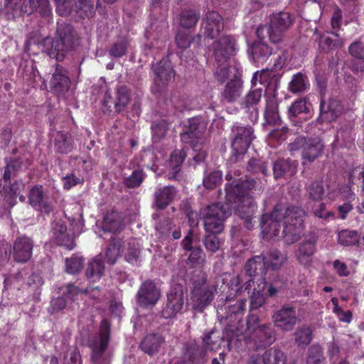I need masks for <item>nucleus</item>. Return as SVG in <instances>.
I'll return each instance as SVG.
<instances>
[{
    "instance_id": "nucleus-26",
    "label": "nucleus",
    "mask_w": 364,
    "mask_h": 364,
    "mask_svg": "<svg viewBox=\"0 0 364 364\" xmlns=\"http://www.w3.org/2000/svg\"><path fill=\"white\" fill-rule=\"evenodd\" d=\"M298 164V161L290 158L277 160L274 162L272 166L274 179L278 180L293 176L297 171Z\"/></svg>"
},
{
    "instance_id": "nucleus-37",
    "label": "nucleus",
    "mask_w": 364,
    "mask_h": 364,
    "mask_svg": "<svg viewBox=\"0 0 364 364\" xmlns=\"http://www.w3.org/2000/svg\"><path fill=\"white\" fill-rule=\"evenodd\" d=\"M4 161L6 166L2 178L5 182L10 183L11 178L16 177L21 171L23 160L21 157H6Z\"/></svg>"
},
{
    "instance_id": "nucleus-8",
    "label": "nucleus",
    "mask_w": 364,
    "mask_h": 364,
    "mask_svg": "<svg viewBox=\"0 0 364 364\" xmlns=\"http://www.w3.org/2000/svg\"><path fill=\"white\" fill-rule=\"evenodd\" d=\"M213 296V291L210 289L205 277L203 274L198 275L197 279L193 282L191 299L193 309L202 312L210 304Z\"/></svg>"
},
{
    "instance_id": "nucleus-48",
    "label": "nucleus",
    "mask_w": 364,
    "mask_h": 364,
    "mask_svg": "<svg viewBox=\"0 0 364 364\" xmlns=\"http://www.w3.org/2000/svg\"><path fill=\"white\" fill-rule=\"evenodd\" d=\"M246 171L251 174L269 175L268 163L259 158H251L247 163Z\"/></svg>"
},
{
    "instance_id": "nucleus-23",
    "label": "nucleus",
    "mask_w": 364,
    "mask_h": 364,
    "mask_svg": "<svg viewBox=\"0 0 364 364\" xmlns=\"http://www.w3.org/2000/svg\"><path fill=\"white\" fill-rule=\"evenodd\" d=\"M262 96V88H252L242 100L240 103L242 109H245L247 112L252 109L250 117L252 122H256L258 119L259 110L257 105L260 102Z\"/></svg>"
},
{
    "instance_id": "nucleus-44",
    "label": "nucleus",
    "mask_w": 364,
    "mask_h": 364,
    "mask_svg": "<svg viewBox=\"0 0 364 364\" xmlns=\"http://www.w3.org/2000/svg\"><path fill=\"white\" fill-rule=\"evenodd\" d=\"M122 247V240L119 237H112L110 244L107 249L105 257L107 262L114 264L118 257L121 255Z\"/></svg>"
},
{
    "instance_id": "nucleus-55",
    "label": "nucleus",
    "mask_w": 364,
    "mask_h": 364,
    "mask_svg": "<svg viewBox=\"0 0 364 364\" xmlns=\"http://www.w3.org/2000/svg\"><path fill=\"white\" fill-rule=\"evenodd\" d=\"M295 342L300 348H304L312 340V331L309 326L298 328L295 333Z\"/></svg>"
},
{
    "instance_id": "nucleus-17",
    "label": "nucleus",
    "mask_w": 364,
    "mask_h": 364,
    "mask_svg": "<svg viewBox=\"0 0 364 364\" xmlns=\"http://www.w3.org/2000/svg\"><path fill=\"white\" fill-rule=\"evenodd\" d=\"M343 111V106L341 102L335 99L326 100L323 97H321L319 105V116L317 122L319 124L331 122L338 117Z\"/></svg>"
},
{
    "instance_id": "nucleus-49",
    "label": "nucleus",
    "mask_w": 364,
    "mask_h": 364,
    "mask_svg": "<svg viewBox=\"0 0 364 364\" xmlns=\"http://www.w3.org/2000/svg\"><path fill=\"white\" fill-rule=\"evenodd\" d=\"M256 333L264 346L272 345L276 339L275 331L270 323L259 326Z\"/></svg>"
},
{
    "instance_id": "nucleus-56",
    "label": "nucleus",
    "mask_w": 364,
    "mask_h": 364,
    "mask_svg": "<svg viewBox=\"0 0 364 364\" xmlns=\"http://www.w3.org/2000/svg\"><path fill=\"white\" fill-rule=\"evenodd\" d=\"M129 44L127 38L124 37L119 38L112 43L109 49V55L112 58H117L124 56L127 53Z\"/></svg>"
},
{
    "instance_id": "nucleus-59",
    "label": "nucleus",
    "mask_w": 364,
    "mask_h": 364,
    "mask_svg": "<svg viewBox=\"0 0 364 364\" xmlns=\"http://www.w3.org/2000/svg\"><path fill=\"white\" fill-rule=\"evenodd\" d=\"M16 203V195L11 192V190L6 186L0 191V208L8 210L13 208Z\"/></svg>"
},
{
    "instance_id": "nucleus-25",
    "label": "nucleus",
    "mask_w": 364,
    "mask_h": 364,
    "mask_svg": "<svg viewBox=\"0 0 364 364\" xmlns=\"http://www.w3.org/2000/svg\"><path fill=\"white\" fill-rule=\"evenodd\" d=\"M252 61L257 65H263L272 54V48L262 41H256L248 48Z\"/></svg>"
},
{
    "instance_id": "nucleus-5",
    "label": "nucleus",
    "mask_w": 364,
    "mask_h": 364,
    "mask_svg": "<svg viewBox=\"0 0 364 364\" xmlns=\"http://www.w3.org/2000/svg\"><path fill=\"white\" fill-rule=\"evenodd\" d=\"M255 138L254 129L250 126L233 125L232 127L231 163L241 160L247 152L252 140Z\"/></svg>"
},
{
    "instance_id": "nucleus-15",
    "label": "nucleus",
    "mask_w": 364,
    "mask_h": 364,
    "mask_svg": "<svg viewBox=\"0 0 364 364\" xmlns=\"http://www.w3.org/2000/svg\"><path fill=\"white\" fill-rule=\"evenodd\" d=\"M28 203L41 213L49 214L53 210V205L42 185L36 184L31 188L28 193Z\"/></svg>"
},
{
    "instance_id": "nucleus-11",
    "label": "nucleus",
    "mask_w": 364,
    "mask_h": 364,
    "mask_svg": "<svg viewBox=\"0 0 364 364\" xmlns=\"http://www.w3.org/2000/svg\"><path fill=\"white\" fill-rule=\"evenodd\" d=\"M284 206L276 205L270 214L264 213L261 216L259 227L262 232L269 237L278 236L283 218Z\"/></svg>"
},
{
    "instance_id": "nucleus-29",
    "label": "nucleus",
    "mask_w": 364,
    "mask_h": 364,
    "mask_svg": "<svg viewBox=\"0 0 364 364\" xmlns=\"http://www.w3.org/2000/svg\"><path fill=\"white\" fill-rule=\"evenodd\" d=\"M244 271L251 278L258 276H260L259 278L264 277L267 271L265 255L261 254L250 258L244 266Z\"/></svg>"
},
{
    "instance_id": "nucleus-1",
    "label": "nucleus",
    "mask_w": 364,
    "mask_h": 364,
    "mask_svg": "<svg viewBox=\"0 0 364 364\" xmlns=\"http://www.w3.org/2000/svg\"><path fill=\"white\" fill-rule=\"evenodd\" d=\"M80 46V38L73 25L66 22H58L54 38L43 41V50L57 62L63 61L69 51L75 50Z\"/></svg>"
},
{
    "instance_id": "nucleus-16",
    "label": "nucleus",
    "mask_w": 364,
    "mask_h": 364,
    "mask_svg": "<svg viewBox=\"0 0 364 364\" xmlns=\"http://www.w3.org/2000/svg\"><path fill=\"white\" fill-rule=\"evenodd\" d=\"M272 318L274 325L284 331H291L297 323L296 311L289 306H284L275 311Z\"/></svg>"
},
{
    "instance_id": "nucleus-40",
    "label": "nucleus",
    "mask_w": 364,
    "mask_h": 364,
    "mask_svg": "<svg viewBox=\"0 0 364 364\" xmlns=\"http://www.w3.org/2000/svg\"><path fill=\"white\" fill-rule=\"evenodd\" d=\"M284 225L282 236L286 245H292L301 238L304 226L285 222H284Z\"/></svg>"
},
{
    "instance_id": "nucleus-43",
    "label": "nucleus",
    "mask_w": 364,
    "mask_h": 364,
    "mask_svg": "<svg viewBox=\"0 0 364 364\" xmlns=\"http://www.w3.org/2000/svg\"><path fill=\"white\" fill-rule=\"evenodd\" d=\"M131 90L127 86L121 85L116 88L115 100H114V111L117 113L123 112L129 100H130Z\"/></svg>"
},
{
    "instance_id": "nucleus-9",
    "label": "nucleus",
    "mask_w": 364,
    "mask_h": 364,
    "mask_svg": "<svg viewBox=\"0 0 364 364\" xmlns=\"http://www.w3.org/2000/svg\"><path fill=\"white\" fill-rule=\"evenodd\" d=\"M166 301L161 314L165 318H171L181 313L185 304V290L180 284H173L166 294Z\"/></svg>"
},
{
    "instance_id": "nucleus-4",
    "label": "nucleus",
    "mask_w": 364,
    "mask_h": 364,
    "mask_svg": "<svg viewBox=\"0 0 364 364\" xmlns=\"http://www.w3.org/2000/svg\"><path fill=\"white\" fill-rule=\"evenodd\" d=\"M324 149V142L318 136H299L288 145V149L291 152L302 150L301 156L303 166L313 164L323 154Z\"/></svg>"
},
{
    "instance_id": "nucleus-63",
    "label": "nucleus",
    "mask_w": 364,
    "mask_h": 364,
    "mask_svg": "<svg viewBox=\"0 0 364 364\" xmlns=\"http://www.w3.org/2000/svg\"><path fill=\"white\" fill-rule=\"evenodd\" d=\"M140 256V246L137 241L132 240L129 242L127 252L125 255V259L129 263L137 264Z\"/></svg>"
},
{
    "instance_id": "nucleus-61",
    "label": "nucleus",
    "mask_w": 364,
    "mask_h": 364,
    "mask_svg": "<svg viewBox=\"0 0 364 364\" xmlns=\"http://www.w3.org/2000/svg\"><path fill=\"white\" fill-rule=\"evenodd\" d=\"M65 270L71 274H77L83 267L84 258L81 256L73 255L70 258L65 259Z\"/></svg>"
},
{
    "instance_id": "nucleus-31",
    "label": "nucleus",
    "mask_w": 364,
    "mask_h": 364,
    "mask_svg": "<svg viewBox=\"0 0 364 364\" xmlns=\"http://www.w3.org/2000/svg\"><path fill=\"white\" fill-rule=\"evenodd\" d=\"M52 233L58 245L72 250L75 246L72 236L67 233V227L62 221L54 222L52 225Z\"/></svg>"
},
{
    "instance_id": "nucleus-46",
    "label": "nucleus",
    "mask_w": 364,
    "mask_h": 364,
    "mask_svg": "<svg viewBox=\"0 0 364 364\" xmlns=\"http://www.w3.org/2000/svg\"><path fill=\"white\" fill-rule=\"evenodd\" d=\"M309 112V109L306 105L305 99L300 98L296 100L288 109V117L294 125H297L296 118L301 114H306Z\"/></svg>"
},
{
    "instance_id": "nucleus-41",
    "label": "nucleus",
    "mask_w": 364,
    "mask_h": 364,
    "mask_svg": "<svg viewBox=\"0 0 364 364\" xmlns=\"http://www.w3.org/2000/svg\"><path fill=\"white\" fill-rule=\"evenodd\" d=\"M104 271V263L100 258V255H98L88 263L85 270V276L90 282H95L102 277Z\"/></svg>"
},
{
    "instance_id": "nucleus-18",
    "label": "nucleus",
    "mask_w": 364,
    "mask_h": 364,
    "mask_svg": "<svg viewBox=\"0 0 364 364\" xmlns=\"http://www.w3.org/2000/svg\"><path fill=\"white\" fill-rule=\"evenodd\" d=\"M50 91L60 95L68 92L70 87L68 71L58 63L55 65V70L50 80Z\"/></svg>"
},
{
    "instance_id": "nucleus-24",
    "label": "nucleus",
    "mask_w": 364,
    "mask_h": 364,
    "mask_svg": "<svg viewBox=\"0 0 364 364\" xmlns=\"http://www.w3.org/2000/svg\"><path fill=\"white\" fill-rule=\"evenodd\" d=\"M183 359L186 364H204L207 361V351L196 342L189 341L184 348Z\"/></svg>"
},
{
    "instance_id": "nucleus-7",
    "label": "nucleus",
    "mask_w": 364,
    "mask_h": 364,
    "mask_svg": "<svg viewBox=\"0 0 364 364\" xmlns=\"http://www.w3.org/2000/svg\"><path fill=\"white\" fill-rule=\"evenodd\" d=\"M110 340V323L103 319L100 326L99 336L90 341L92 364H110V355L106 352Z\"/></svg>"
},
{
    "instance_id": "nucleus-50",
    "label": "nucleus",
    "mask_w": 364,
    "mask_h": 364,
    "mask_svg": "<svg viewBox=\"0 0 364 364\" xmlns=\"http://www.w3.org/2000/svg\"><path fill=\"white\" fill-rule=\"evenodd\" d=\"M220 233L206 232L202 239L203 245L207 252L211 255L215 253L221 247L223 241L218 237Z\"/></svg>"
},
{
    "instance_id": "nucleus-30",
    "label": "nucleus",
    "mask_w": 364,
    "mask_h": 364,
    "mask_svg": "<svg viewBox=\"0 0 364 364\" xmlns=\"http://www.w3.org/2000/svg\"><path fill=\"white\" fill-rule=\"evenodd\" d=\"M177 193L173 186L157 188L154 193V205L159 210L165 209L175 198Z\"/></svg>"
},
{
    "instance_id": "nucleus-32",
    "label": "nucleus",
    "mask_w": 364,
    "mask_h": 364,
    "mask_svg": "<svg viewBox=\"0 0 364 364\" xmlns=\"http://www.w3.org/2000/svg\"><path fill=\"white\" fill-rule=\"evenodd\" d=\"M165 342V338L159 333H149L141 341L139 348L149 355L159 353L161 345Z\"/></svg>"
},
{
    "instance_id": "nucleus-53",
    "label": "nucleus",
    "mask_w": 364,
    "mask_h": 364,
    "mask_svg": "<svg viewBox=\"0 0 364 364\" xmlns=\"http://www.w3.org/2000/svg\"><path fill=\"white\" fill-rule=\"evenodd\" d=\"M306 193L309 199L321 201L325 196V189L322 181H314L306 186Z\"/></svg>"
},
{
    "instance_id": "nucleus-2",
    "label": "nucleus",
    "mask_w": 364,
    "mask_h": 364,
    "mask_svg": "<svg viewBox=\"0 0 364 364\" xmlns=\"http://www.w3.org/2000/svg\"><path fill=\"white\" fill-rule=\"evenodd\" d=\"M257 82L264 84L266 87L265 107L264 117L266 123L276 125L281 122L279 112V100L277 98V88L279 85V77L269 71H262L261 73H255L252 79V83L255 86Z\"/></svg>"
},
{
    "instance_id": "nucleus-62",
    "label": "nucleus",
    "mask_w": 364,
    "mask_h": 364,
    "mask_svg": "<svg viewBox=\"0 0 364 364\" xmlns=\"http://www.w3.org/2000/svg\"><path fill=\"white\" fill-rule=\"evenodd\" d=\"M325 358L322 348L319 345H313L309 349L306 359L307 364H323Z\"/></svg>"
},
{
    "instance_id": "nucleus-60",
    "label": "nucleus",
    "mask_w": 364,
    "mask_h": 364,
    "mask_svg": "<svg viewBox=\"0 0 364 364\" xmlns=\"http://www.w3.org/2000/svg\"><path fill=\"white\" fill-rule=\"evenodd\" d=\"M338 242L343 246H352L358 243L360 236L357 231L343 230L339 232Z\"/></svg>"
},
{
    "instance_id": "nucleus-10",
    "label": "nucleus",
    "mask_w": 364,
    "mask_h": 364,
    "mask_svg": "<svg viewBox=\"0 0 364 364\" xmlns=\"http://www.w3.org/2000/svg\"><path fill=\"white\" fill-rule=\"evenodd\" d=\"M207 126V121L201 117L190 119L187 129L181 134V141L189 144L192 149H197L200 144H203Z\"/></svg>"
},
{
    "instance_id": "nucleus-3",
    "label": "nucleus",
    "mask_w": 364,
    "mask_h": 364,
    "mask_svg": "<svg viewBox=\"0 0 364 364\" xmlns=\"http://www.w3.org/2000/svg\"><path fill=\"white\" fill-rule=\"evenodd\" d=\"M231 213L230 205L221 203H215L201 209L200 215L203 220L205 232L221 233L224 230V222Z\"/></svg>"
},
{
    "instance_id": "nucleus-45",
    "label": "nucleus",
    "mask_w": 364,
    "mask_h": 364,
    "mask_svg": "<svg viewBox=\"0 0 364 364\" xmlns=\"http://www.w3.org/2000/svg\"><path fill=\"white\" fill-rule=\"evenodd\" d=\"M96 6L93 0H77L75 2V10L81 18H90L95 16Z\"/></svg>"
},
{
    "instance_id": "nucleus-36",
    "label": "nucleus",
    "mask_w": 364,
    "mask_h": 364,
    "mask_svg": "<svg viewBox=\"0 0 364 364\" xmlns=\"http://www.w3.org/2000/svg\"><path fill=\"white\" fill-rule=\"evenodd\" d=\"M287 254L277 249L269 250L265 255V264L267 269L280 270L287 262Z\"/></svg>"
},
{
    "instance_id": "nucleus-42",
    "label": "nucleus",
    "mask_w": 364,
    "mask_h": 364,
    "mask_svg": "<svg viewBox=\"0 0 364 364\" xmlns=\"http://www.w3.org/2000/svg\"><path fill=\"white\" fill-rule=\"evenodd\" d=\"M122 218L116 210L108 211L104 217L102 230L104 232H115L122 228Z\"/></svg>"
},
{
    "instance_id": "nucleus-34",
    "label": "nucleus",
    "mask_w": 364,
    "mask_h": 364,
    "mask_svg": "<svg viewBox=\"0 0 364 364\" xmlns=\"http://www.w3.org/2000/svg\"><path fill=\"white\" fill-rule=\"evenodd\" d=\"M18 0H6L5 8L8 11H14V15L26 14H32L36 10V0H22L20 4Z\"/></svg>"
},
{
    "instance_id": "nucleus-12",
    "label": "nucleus",
    "mask_w": 364,
    "mask_h": 364,
    "mask_svg": "<svg viewBox=\"0 0 364 364\" xmlns=\"http://www.w3.org/2000/svg\"><path fill=\"white\" fill-rule=\"evenodd\" d=\"M294 22V18L288 12L273 14L269 17L270 41L277 44L283 40L284 33L289 29Z\"/></svg>"
},
{
    "instance_id": "nucleus-52",
    "label": "nucleus",
    "mask_w": 364,
    "mask_h": 364,
    "mask_svg": "<svg viewBox=\"0 0 364 364\" xmlns=\"http://www.w3.org/2000/svg\"><path fill=\"white\" fill-rule=\"evenodd\" d=\"M55 149L59 154H66L73 149V140L70 136L58 132L55 139Z\"/></svg>"
},
{
    "instance_id": "nucleus-39",
    "label": "nucleus",
    "mask_w": 364,
    "mask_h": 364,
    "mask_svg": "<svg viewBox=\"0 0 364 364\" xmlns=\"http://www.w3.org/2000/svg\"><path fill=\"white\" fill-rule=\"evenodd\" d=\"M284 210L285 213H283V218L285 223L304 226V222L306 213L303 208L298 205H289Z\"/></svg>"
},
{
    "instance_id": "nucleus-58",
    "label": "nucleus",
    "mask_w": 364,
    "mask_h": 364,
    "mask_svg": "<svg viewBox=\"0 0 364 364\" xmlns=\"http://www.w3.org/2000/svg\"><path fill=\"white\" fill-rule=\"evenodd\" d=\"M335 36H336L335 39L328 35H322L320 37L318 46L323 52L327 53L343 46V42L338 38V35L335 34Z\"/></svg>"
},
{
    "instance_id": "nucleus-54",
    "label": "nucleus",
    "mask_w": 364,
    "mask_h": 364,
    "mask_svg": "<svg viewBox=\"0 0 364 364\" xmlns=\"http://www.w3.org/2000/svg\"><path fill=\"white\" fill-rule=\"evenodd\" d=\"M222 179L223 173L220 171H207L204 173L203 184L206 189L213 190L220 184Z\"/></svg>"
},
{
    "instance_id": "nucleus-51",
    "label": "nucleus",
    "mask_w": 364,
    "mask_h": 364,
    "mask_svg": "<svg viewBox=\"0 0 364 364\" xmlns=\"http://www.w3.org/2000/svg\"><path fill=\"white\" fill-rule=\"evenodd\" d=\"M240 185L243 189L245 194L247 197H252L253 195H260L263 191L264 187L259 181H256L253 178H248L245 181L240 179Z\"/></svg>"
},
{
    "instance_id": "nucleus-27",
    "label": "nucleus",
    "mask_w": 364,
    "mask_h": 364,
    "mask_svg": "<svg viewBox=\"0 0 364 364\" xmlns=\"http://www.w3.org/2000/svg\"><path fill=\"white\" fill-rule=\"evenodd\" d=\"M316 241L314 239L304 240L299 244L297 250L294 252V257L299 264L303 266H309L312 261V257L315 254Z\"/></svg>"
},
{
    "instance_id": "nucleus-57",
    "label": "nucleus",
    "mask_w": 364,
    "mask_h": 364,
    "mask_svg": "<svg viewBox=\"0 0 364 364\" xmlns=\"http://www.w3.org/2000/svg\"><path fill=\"white\" fill-rule=\"evenodd\" d=\"M216 331L213 329L204 333L202 337L203 347L207 350H215L220 346V339L219 336L215 335Z\"/></svg>"
},
{
    "instance_id": "nucleus-47",
    "label": "nucleus",
    "mask_w": 364,
    "mask_h": 364,
    "mask_svg": "<svg viewBox=\"0 0 364 364\" xmlns=\"http://www.w3.org/2000/svg\"><path fill=\"white\" fill-rule=\"evenodd\" d=\"M309 80L305 74L298 73L292 76L289 84V90L294 94L303 93L309 87Z\"/></svg>"
},
{
    "instance_id": "nucleus-64",
    "label": "nucleus",
    "mask_w": 364,
    "mask_h": 364,
    "mask_svg": "<svg viewBox=\"0 0 364 364\" xmlns=\"http://www.w3.org/2000/svg\"><path fill=\"white\" fill-rule=\"evenodd\" d=\"M272 359L275 364H285L286 359L284 353L280 350H274L272 351H266L262 355L263 364H271Z\"/></svg>"
},
{
    "instance_id": "nucleus-19",
    "label": "nucleus",
    "mask_w": 364,
    "mask_h": 364,
    "mask_svg": "<svg viewBox=\"0 0 364 364\" xmlns=\"http://www.w3.org/2000/svg\"><path fill=\"white\" fill-rule=\"evenodd\" d=\"M235 39L230 36H225L214 42V55L218 63L226 62L227 60L235 54Z\"/></svg>"
},
{
    "instance_id": "nucleus-21",
    "label": "nucleus",
    "mask_w": 364,
    "mask_h": 364,
    "mask_svg": "<svg viewBox=\"0 0 364 364\" xmlns=\"http://www.w3.org/2000/svg\"><path fill=\"white\" fill-rule=\"evenodd\" d=\"M257 211V205L252 197H247L243 202L239 204L236 208V214L243 220L244 227L251 230L255 227L253 218Z\"/></svg>"
},
{
    "instance_id": "nucleus-38",
    "label": "nucleus",
    "mask_w": 364,
    "mask_h": 364,
    "mask_svg": "<svg viewBox=\"0 0 364 364\" xmlns=\"http://www.w3.org/2000/svg\"><path fill=\"white\" fill-rule=\"evenodd\" d=\"M200 18L199 10L193 8L183 9L178 16L179 25L186 29L194 28Z\"/></svg>"
},
{
    "instance_id": "nucleus-22",
    "label": "nucleus",
    "mask_w": 364,
    "mask_h": 364,
    "mask_svg": "<svg viewBox=\"0 0 364 364\" xmlns=\"http://www.w3.org/2000/svg\"><path fill=\"white\" fill-rule=\"evenodd\" d=\"M152 70L154 73V81L159 87H165L175 76L172 64L166 58H163L152 65Z\"/></svg>"
},
{
    "instance_id": "nucleus-14",
    "label": "nucleus",
    "mask_w": 364,
    "mask_h": 364,
    "mask_svg": "<svg viewBox=\"0 0 364 364\" xmlns=\"http://www.w3.org/2000/svg\"><path fill=\"white\" fill-rule=\"evenodd\" d=\"M160 297V289L154 281L147 279L140 285L136 300L141 307L146 308L154 306Z\"/></svg>"
},
{
    "instance_id": "nucleus-35",
    "label": "nucleus",
    "mask_w": 364,
    "mask_h": 364,
    "mask_svg": "<svg viewBox=\"0 0 364 364\" xmlns=\"http://www.w3.org/2000/svg\"><path fill=\"white\" fill-rule=\"evenodd\" d=\"M257 287L254 289L250 296L251 312L262 307L266 301V296L263 294L267 287L266 278H259L257 281Z\"/></svg>"
},
{
    "instance_id": "nucleus-20",
    "label": "nucleus",
    "mask_w": 364,
    "mask_h": 364,
    "mask_svg": "<svg viewBox=\"0 0 364 364\" xmlns=\"http://www.w3.org/2000/svg\"><path fill=\"white\" fill-rule=\"evenodd\" d=\"M33 241L26 236L17 237L13 245V258L18 263L27 262L32 256Z\"/></svg>"
},
{
    "instance_id": "nucleus-6",
    "label": "nucleus",
    "mask_w": 364,
    "mask_h": 364,
    "mask_svg": "<svg viewBox=\"0 0 364 364\" xmlns=\"http://www.w3.org/2000/svg\"><path fill=\"white\" fill-rule=\"evenodd\" d=\"M259 318L258 315L254 314L252 311L247 318V328L245 331L241 330L239 327L233 324H227L223 330V340L228 342L229 350H230L232 345L238 347L239 343L242 341L247 343L250 335L253 332H256L259 327Z\"/></svg>"
},
{
    "instance_id": "nucleus-28",
    "label": "nucleus",
    "mask_w": 364,
    "mask_h": 364,
    "mask_svg": "<svg viewBox=\"0 0 364 364\" xmlns=\"http://www.w3.org/2000/svg\"><path fill=\"white\" fill-rule=\"evenodd\" d=\"M242 89V80L239 77L235 76L228 82L221 92V102L233 103L236 102L241 97Z\"/></svg>"
},
{
    "instance_id": "nucleus-33",
    "label": "nucleus",
    "mask_w": 364,
    "mask_h": 364,
    "mask_svg": "<svg viewBox=\"0 0 364 364\" xmlns=\"http://www.w3.org/2000/svg\"><path fill=\"white\" fill-rule=\"evenodd\" d=\"M225 199L229 204L241 203L247 197L240 185V179H234L225 185Z\"/></svg>"
},
{
    "instance_id": "nucleus-13",
    "label": "nucleus",
    "mask_w": 364,
    "mask_h": 364,
    "mask_svg": "<svg viewBox=\"0 0 364 364\" xmlns=\"http://www.w3.org/2000/svg\"><path fill=\"white\" fill-rule=\"evenodd\" d=\"M224 28L223 18L215 11H208L202 19L200 24V33L196 38L200 41L203 36L210 39L217 38Z\"/></svg>"
}]
</instances>
